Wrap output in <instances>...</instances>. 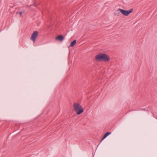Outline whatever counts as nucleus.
<instances>
[{
  "label": "nucleus",
  "instance_id": "f257e3e1",
  "mask_svg": "<svg viewBox=\"0 0 157 157\" xmlns=\"http://www.w3.org/2000/svg\"><path fill=\"white\" fill-rule=\"evenodd\" d=\"M95 59L97 61H104L106 62L109 61L110 60V58L107 54L105 53H101L95 56Z\"/></svg>",
  "mask_w": 157,
  "mask_h": 157
},
{
  "label": "nucleus",
  "instance_id": "f03ea898",
  "mask_svg": "<svg viewBox=\"0 0 157 157\" xmlns=\"http://www.w3.org/2000/svg\"><path fill=\"white\" fill-rule=\"evenodd\" d=\"M73 106L74 111L77 115H80L83 112V109L79 104L74 103Z\"/></svg>",
  "mask_w": 157,
  "mask_h": 157
},
{
  "label": "nucleus",
  "instance_id": "7ed1b4c3",
  "mask_svg": "<svg viewBox=\"0 0 157 157\" xmlns=\"http://www.w3.org/2000/svg\"><path fill=\"white\" fill-rule=\"evenodd\" d=\"M118 10L120 11L124 15L128 16L133 12V10L131 9L129 10H126L119 8L118 9Z\"/></svg>",
  "mask_w": 157,
  "mask_h": 157
},
{
  "label": "nucleus",
  "instance_id": "20e7f679",
  "mask_svg": "<svg viewBox=\"0 0 157 157\" xmlns=\"http://www.w3.org/2000/svg\"><path fill=\"white\" fill-rule=\"evenodd\" d=\"M38 32L37 31H35L33 32L30 37V39L32 40L34 43L38 36Z\"/></svg>",
  "mask_w": 157,
  "mask_h": 157
},
{
  "label": "nucleus",
  "instance_id": "39448f33",
  "mask_svg": "<svg viewBox=\"0 0 157 157\" xmlns=\"http://www.w3.org/2000/svg\"><path fill=\"white\" fill-rule=\"evenodd\" d=\"M56 40H58L60 41H62L64 39V37L62 35H59L56 37Z\"/></svg>",
  "mask_w": 157,
  "mask_h": 157
},
{
  "label": "nucleus",
  "instance_id": "423d86ee",
  "mask_svg": "<svg viewBox=\"0 0 157 157\" xmlns=\"http://www.w3.org/2000/svg\"><path fill=\"white\" fill-rule=\"evenodd\" d=\"M111 134V132H108L106 133L104 135L103 137H102V139L101 140V141H102L103 140H104V139L106 138L110 134Z\"/></svg>",
  "mask_w": 157,
  "mask_h": 157
},
{
  "label": "nucleus",
  "instance_id": "0eeeda50",
  "mask_svg": "<svg viewBox=\"0 0 157 157\" xmlns=\"http://www.w3.org/2000/svg\"><path fill=\"white\" fill-rule=\"evenodd\" d=\"M76 40H74L70 44V47H73L74 46L75 44H76Z\"/></svg>",
  "mask_w": 157,
  "mask_h": 157
},
{
  "label": "nucleus",
  "instance_id": "6e6552de",
  "mask_svg": "<svg viewBox=\"0 0 157 157\" xmlns=\"http://www.w3.org/2000/svg\"><path fill=\"white\" fill-rule=\"evenodd\" d=\"M16 13L19 14L20 15V17H21L22 15V12L21 11H20V12H16Z\"/></svg>",
  "mask_w": 157,
  "mask_h": 157
},
{
  "label": "nucleus",
  "instance_id": "1a4fd4ad",
  "mask_svg": "<svg viewBox=\"0 0 157 157\" xmlns=\"http://www.w3.org/2000/svg\"><path fill=\"white\" fill-rule=\"evenodd\" d=\"M120 13L119 12H118L117 13H114V15L116 16H118L120 15Z\"/></svg>",
  "mask_w": 157,
  "mask_h": 157
}]
</instances>
